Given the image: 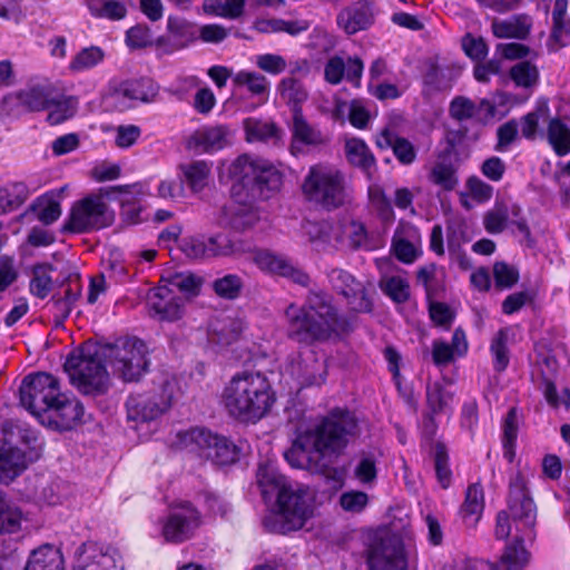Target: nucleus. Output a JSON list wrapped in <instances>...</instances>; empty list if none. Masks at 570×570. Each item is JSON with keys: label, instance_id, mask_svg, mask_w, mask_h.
<instances>
[{"label": "nucleus", "instance_id": "obj_1", "mask_svg": "<svg viewBox=\"0 0 570 570\" xmlns=\"http://www.w3.org/2000/svg\"><path fill=\"white\" fill-rule=\"evenodd\" d=\"M360 434L361 424L354 413L334 409L317 424L299 433L284 456L293 468L325 473L332 460Z\"/></svg>", "mask_w": 570, "mask_h": 570}, {"label": "nucleus", "instance_id": "obj_2", "mask_svg": "<svg viewBox=\"0 0 570 570\" xmlns=\"http://www.w3.org/2000/svg\"><path fill=\"white\" fill-rule=\"evenodd\" d=\"M287 337L301 345L335 341L347 328L346 318L324 292H309L303 303L285 309Z\"/></svg>", "mask_w": 570, "mask_h": 570}, {"label": "nucleus", "instance_id": "obj_3", "mask_svg": "<svg viewBox=\"0 0 570 570\" xmlns=\"http://www.w3.org/2000/svg\"><path fill=\"white\" fill-rule=\"evenodd\" d=\"M275 402L276 393L262 372L236 373L222 393V403L228 415L244 423L254 424L267 416Z\"/></svg>", "mask_w": 570, "mask_h": 570}, {"label": "nucleus", "instance_id": "obj_4", "mask_svg": "<svg viewBox=\"0 0 570 570\" xmlns=\"http://www.w3.org/2000/svg\"><path fill=\"white\" fill-rule=\"evenodd\" d=\"M257 483L265 498L276 495L275 523L269 525L266 521L272 531L286 533L298 530L312 515L307 489L288 482L271 464L258 466Z\"/></svg>", "mask_w": 570, "mask_h": 570}, {"label": "nucleus", "instance_id": "obj_5", "mask_svg": "<svg viewBox=\"0 0 570 570\" xmlns=\"http://www.w3.org/2000/svg\"><path fill=\"white\" fill-rule=\"evenodd\" d=\"M509 511L515 524V541L505 547L497 564L500 570H522L530 559L523 541L534 538L537 510L521 474H517L510 482Z\"/></svg>", "mask_w": 570, "mask_h": 570}, {"label": "nucleus", "instance_id": "obj_6", "mask_svg": "<svg viewBox=\"0 0 570 570\" xmlns=\"http://www.w3.org/2000/svg\"><path fill=\"white\" fill-rule=\"evenodd\" d=\"M302 191L308 202L327 210L342 206L348 196L345 175L327 164H316L309 168Z\"/></svg>", "mask_w": 570, "mask_h": 570}, {"label": "nucleus", "instance_id": "obj_7", "mask_svg": "<svg viewBox=\"0 0 570 570\" xmlns=\"http://www.w3.org/2000/svg\"><path fill=\"white\" fill-rule=\"evenodd\" d=\"M99 348L112 373L125 382L138 381L148 371V347L137 337L120 338Z\"/></svg>", "mask_w": 570, "mask_h": 570}, {"label": "nucleus", "instance_id": "obj_8", "mask_svg": "<svg viewBox=\"0 0 570 570\" xmlns=\"http://www.w3.org/2000/svg\"><path fill=\"white\" fill-rule=\"evenodd\" d=\"M100 355V348L90 352L81 350L78 354L70 355L65 362V371L70 382L85 395H101L109 386V374Z\"/></svg>", "mask_w": 570, "mask_h": 570}, {"label": "nucleus", "instance_id": "obj_9", "mask_svg": "<svg viewBox=\"0 0 570 570\" xmlns=\"http://www.w3.org/2000/svg\"><path fill=\"white\" fill-rule=\"evenodd\" d=\"M230 175L253 195L268 198L269 193L276 191L282 185L281 171L268 160L242 155L230 166Z\"/></svg>", "mask_w": 570, "mask_h": 570}, {"label": "nucleus", "instance_id": "obj_10", "mask_svg": "<svg viewBox=\"0 0 570 570\" xmlns=\"http://www.w3.org/2000/svg\"><path fill=\"white\" fill-rule=\"evenodd\" d=\"M115 214L99 194H89L75 202L62 230L75 234L90 233L110 226Z\"/></svg>", "mask_w": 570, "mask_h": 570}, {"label": "nucleus", "instance_id": "obj_11", "mask_svg": "<svg viewBox=\"0 0 570 570\" xmlns=\"http://www.w3.org/2000/svg\"><path fill=\"white\" fill-rule=\"evenodd\" d=\"M20 402L45 423V416L62 393L57 377L46 372L27 375L20 385Z\"/></svg>", "mask_w": 570, "mask_h": 570}, {"label": "nucleus", "instance_id": "obj_12", "mask_svg": "<svg viewBox=\"0 0 570 570\" xmlns=\"http://www.w3.org/2000/svg\"><path fill=\"white\" fill-rule=\"evenodd\" d=\"M174 392L175 383L166 379L147 392L130 395L126 402L128 420L136 422L157 420L170 409Z\"/></svg>", "mask_w": 570, "mask_h": 570}, {"label": "nucleus", "instance_id": "obj_13", "mask_svg": "<svg viewBox=\"0 0 570 570\" xmlns=\"http://www.w3.org/2000/svg\"><path fill=\"white\" fill-rule=\"evenodd\" d=\"M181 443L190 451L217 465H227L238 459V448L227 438L213 434L202 428H195L180 434Z\"/></svg>", "mask_w": 570, "mask_h": 570}, {"label": "nucleus", "instance_id": "obj_14", "mask_svg": "<svg viewBox=\"0 0 570 570\" xmlns=\"http://www.w3.org/2000/svg\"><path fill=\"white\" fill-rule=\"evenodd\" d=\"M368 570H406L407 560L400 538L385 533L374 537L365 551Z\"/></svg>", "mask_w": 570, "mask_h": 570}, {"label": "nucleus", "instance_id": "obj_15", "mask_svg": "<svg viewBox=\"0 0 570 570\" xmlns=\"http://www.w3.org/2000/svg\"><path fill=\"white\" fill-rule=\"evenodd\" d=\"M196 23L179 16H168L166 31L155 39V48L163 55L187 49L197 41Z\"/></svg>", "mask_w": 570, "mask_h": 570}, {"label": "nucleus", "instance_id": "obj_16", "mask_svg": "<svg viewBox=\"0 0 570 570\" xmlns=\"http://www.w3.org/2000/svg\"><path fill=\"white\" fill-rule=\"evenodd\" d=\"M199 524V512L190 503H184L164 519L161 535L166 542L181 543L194 535Z\"/></svg>", "mask_w": 570, "mask_h": 570}, {"label": "nucleus", "instance_id": "obj_17", "mask_svg": "<svg viewBox=\"0 0 570 570\" xmlns=\"http://www.w3.org/2000/svg\"><path fill=\"white\" fill-rule=\"evenodd\" d=\"M85 407L73 395L61 393L48 411L45 420L48 425L61 431H68L83 422Z\"/></svg>", "mask_w": 570, "mask_h": 570}, {"label": "nucleus", "instance_id": "obj_18", "mask_svg": "<svg viewBox=\"0 0 570 570\" xmlns=\"http://www.w3.org/2000/svg\"><path fill=\"white\" fill-rule=\"evenodd\" d=\"M253 261L262 271L291 278L302 286H308L311 282L309 276L286 256L269 250H256Z\"/></svg>", "mask_w": 570, "mask_h": 570}, {"label": "nucleus", "instance_id": "obj_19", "mask_svg": "<svg viewBox=\"0 0 570 570\" xmlns=\"http://www.w3.org/2000/svg\"><path fill=\"white\" fill-rule=\"evenodd\" d=\"M421 234L411 223L400 220L392 238L395 257L405 264H412L421 254Z\"/></svg>", "mask_w": 570, "mask_h": 570}, {"label": "nucleus", "instance_id": "obj_20", "mask_svg": "<svg viewBox=\"0 0 570 570\" xmlns=\"http://www.w3.org/2000/svg\"><path fill=\"white\" fill-rule=\"evenodd\" d=\"M117 557L111 549L83 544L76 558L73 570H122Z\"/></svg>", "mask_w": 570, "mask_h": 570}, {"label": "nucleus", "instance_id": "obj_21", "mask_svg": "<svg viewBox=\"0 0 570 570\" xmlns=\"http://www.w3.org/2000/svg\"><path fill=\"white\" fill-rule=\"evenodd\" d=\"M374 22L373 3L360 0L351 3L337 14V24L347 35L367 29Z\"/></svg>", "mask_w": 570, "mask_h": 570}, {"label": "nucleus", "instance_id": "obj_22", "mask_svg": "<svg viewBox=\"0 0 570 570\" xmlns=\"http://www.w3.org/2000/svg\"><path fill=\"white\" fill-rule=\"evenodd\" d=\"M375 144L380 149L391 148L397 161L410 166L416 160V148L406 138L401 137L390 127H384L376 136Z\"/></svg>", "mask_w": 570, "mask_h": 570}, {"label": "nucleus", "instance_id": "obj_23", "mask_svg": "<svg viewBox=\"0 0 570 570\" xmlns=\"http://www.w3.org/2000/svg\"><path fill=\"white\" fill-rule=\"evenodd\" d=\"M112 95L118 100L150 102L158 95V86L149 78L126 80L114 88Z\"/></svg>", "mask_w": 570, "mask_h": 570}, {"label": "nucleus", "instance_id": "obj_24", "mask_svg": "<svg viewBox=\"0 0 570 570\" xmlns=\"http://www.w3.org/2000/svg\"><path fill=\"white\" fill-rule=\"evenodd\" d=\"M27 468L24 453L4 439H0V482H12Z\"/></svg>", "mask_w": 570, "mask_h": 570}, {"label": "nucleus", "instance_id": "obj_25", "mask_svg": "<svg viewBox=\"0 0 570 570\" xmlns=\"http://www.w3.org/2000/svg\"><path fill=\"white\" fill-rule=\"evenodd\" d=\"M326 276L332 288L346 298L362 297L360 309H366L368 302L364 301L363 285L347 271L338 267H332L326 272Z\"/></svg>", "mask_w": 570, "mask_h": 570}, {"label": "nucleus", "instance_id": "obj_26", "mask_svg": "<svg viewBox=\"0 0 570 570\" xmlns=\"http://www.w3.org/2000/svg\"><path fill=\"white\" fill-rule=\"evenodd\" d=\"M53 88L51 86H33L22 89L7 98L8 102L21 107L26 111L45 110L47 105L52 101Z\"/></svg>", "mask_w": 570, "mask_h": 570}, {"label": "nucleus", "instance_id": "obj_27", "mask_svg": "<svg viewBox=\"0 0 570 570\" xmlns=\"http://www.w3.org/2000/svg\"><path fill=\"white\" fill-rule=\"evenodd\" d=\"M228 129L225 126L204 127L189 138V146L209 153L223 149L227 145Z\"/></svg>", "mask_w": 570, "mask_h": 570}, {"label": "nucleus", "instance_id": "obj_28", "mask_svg": "<svg viewBox=\"0 0 570 570\" xmlns=\"http://www.w3.org/2000/svg\"><path fill=\"white\" fill-rule=\"evenodd\" d=\"M291 131L293 150L297 148L298 144L305 146H320L326 141L322 131L308 124L302 111H297L293 115Z\"/></svg>", "mask_w": 570, "mask_h": 570}, {"label": "nucleus", "instance_id": "obj_29", "mask_svg": "<svg viewBox=\"0 0 570 570\" xmlns=\"http://www.w3.org/2000/svg\"><path fill=\"white\" fill-rule=\"evenodd\" d=\"M235 88L245 89L252 97L266 101L271 91L268 79L256 71L240 70L232 78Z\"/></svg>", "mask_w": 570, "mask_h": 570}, {"label": "nucleus", "instance_id": "obj_30", "mask_svg": "<svg viewBox=\"0 0 570 570\" xmlns=\"http://www.w3.org/2000/svg\"><path fill=\"white\" fill-rule=\"evenodd\" d=\"M150 309L160 318L175 321L181 316L183 305L179 298L173 297L168 288H158L149 297Z\"/></svg>", "mask_w": 570, "mask_h": 570}, {"label": "nucleus", "instance_id": "obj_31", "mask_svg": "<svg viewBox=\"0 0 570 570\" xmlns=\"http://www.w3.org/2000/svg\"><path fill=\"white\" fill-rule=\"evenodd\" d=\"M245 328L242 318L224 316L215 320L210 325L209 337L220 345H229L236 342Z\"/></svg>", "mask_w": 570, "mask_h": 570}, {"label": "nucleus", "instance_id": "obj_32", "mask_svg": "<svg viewBox=\"0 0 570 570\" xmlns=\"http://www.w3.org/2000/svg\"><path fill=\"white\" fill-rule=\"evenodd\" d=\"M520 214L521 207L519 205L497 202L483 215V226L489 234H500L505 229L510 215L518 217Z\"/></svg>", "mask_w": 570, "mask_h": 570}, {"label": "nucleus", "instance_id": "obj_33", "mask_svg": "<svg viewBox=\"0 0 570 570\" xmlns=\"http://www.w3.org/2000/svg\"><path fill=\"white\" fill-rule=\"evenodd\" d=\"M24 570H65L62 554L51 544L41 546L31 552Z\"/></svg>", "mask_w": 570, "mask_h": 570}, {"label": "nucleus", "instance_id": "obj_34", "mask_svg": "<svg viewBox=\"0 0 570 570\" xmlns=\"http://www.w3.org/2000/svg\"><path fill=\"white\" fill-rule=\"evenodd\" d=\"M277 91L282 100L289 106L293 115L302 111V105L308 98V91L295 77H285L277 85Z\"/></svg>", "mask_w": 570, "mask_h": 570}, {"label": "nucleus", "instance_id": "obj_35", "mask_svg": "<svg viewBox=\"0 0 570 570\" xmlns=\"http://www.w3.org/2000/svg\"><path fill=\"white\" fill-rule=\"evenodd\" d=\"M531 23L524 16H513L508 19H495L492 22V32L497 38L525 39L530 32Z\"/></svg>", "mask_w": 570, "mask_h": 570}, {"label": "nucleus", "instance_id": "obj_36", "mask_svg": "<svg viewBox=\"0 0 570 570\" xmlns=\"http://www.w3.org/2000/svg\"><path fill=\"white\" fill-rule=\"evenodd\" d=\"M345 155L350 164L361 168L367 175L375 168V158L368 146L360 138H348L345 141Z\"/></svg>", "mask_w": 570, "mask_h": 570}, {"label": "nucleus", "instance_id": "obj_37", "mask_svg": "<svg viewBox=\"0 0 570 570\" xmlns=\"http://www.w3.org/2000/svg\"><path fill=\"white\" fill-rule=\"evenodd\" d=\"M78 108V99L72 96L53 95L45 110H48L47 121L55 126L59 125L76 114Z\"/></svg>", "mask_w": 570, "mask_h": 570}, {"label": "nucleus", "instance_id": "obj_38", "mask_svg": "<svg viewBox=\"0 0 570 570\" xmlns=\"http://www.w3.org/2000/svg\"><path fill=\"white\" fill-rule=\"evenodd\" d=\"M244 129L248 142H265L271 139L277 141L281 139V130L271 121L247 118L244 120Z\"/></svg>", "mask_w": 570, "mask_h": 570}, {"label": "nucleus", "instance_id": "obj_39", "mask_svg": "<svg viewBox=\"0 0 570 570\" xmlns=\"http://www.w3.org/2000/svg\"><path fill=\"white\" fill-rule=\"evenodd\" d=\"M509 77L514 86L524 90H533L540 79V71L535 63L523 60L514 63L509 70Z\"/></svg>", "mask_w": 570, "mask_h": 570}, {"label": "nucleus", "instance_id": "obj_40", "mask_svg": "<svg viewBox=\"0 0 570 570\" xmlns=\"http://www.w3.org/2000/svg\"><path fill=\"white\" fill-rule=\"evenodd\" d=\"M27 212L43 225H51L61 216V205L53 196L42 195L31 203Z\"/></svg>", "mask_w": 570, "mask_h": 570}, {"label": "nucleus", "instance_id": "obj_41", "mask_svg": "<svg viewBox=\"0 0 570 570\" xmlns=\"http://www.w3.org/2000/svg\"><path fill=\"white\" fill-rule=\"evenodd\" d=\"M484 509L483 489L479 483L471 484L465 493V500L461 508L462 518L470 525H474Z\"/></svg>", "mask_w": 570, "mask_h": 570}, {"label": "nucleus", "instance_id": "obj_42", "mask_svg": "<svg viewBox=\"0 0 570 570\" xmlns=\"http://www.w3.org/2000/svg\"><path fill=\"white\" fill-rule=\"evenodd\" d=\"M428 180L444 191L454 190L459 185L456 168L452 163L445 160L433 164L428 174Z\"/></svg>", "mask_w": 570, "mask_h": 570}, {"label": "nucleus", "instance_id": "obj_43", "mask_svg": "<svg viewBox=\"0 0 570 570\" xmlns=\"http://www.w3.org/2000/svg\"><path fill=\"white\" fill-rule=\"evenodd\" d=\"M185 181L195 193L202 191L208 183L212 165L205 160H195L179 166Z\"/></svg>", "mask_w": 570, "mask_h": 570}, {"label": "nucleus", "instance_id": "obj_44", "mask_svg": "<svg viewBox=\"0 0 570 570\" xmlns=\"http://www.w3.org/2000/svg\"><path fill=\"white\" fill-rule=\"evenodd\" d=\"M547 138L558 156L570 154V128L559 118L550 119Z\"/></svg>", "mask_w": 570, "mask_h": 570}, {"label": "nucleus", "instance_id": "obj_45", "mask_svg": "<svg viewBox=\"0 0 570 570\" xmlns=\"http://www.w3.org/2000/svg\"><path fill=\"white\" fill-rule=\"evenodd\" d=\"M90 14L99 19L118 21L127 16V8L118 0H86Z\"/></svg>", "mask_w": 570, "mask_h": 570}, {"label": "nucleus", "instance_id": "obj_46", "mask_svg": "<svg viewBox=\"0 0 570 570\" xmlns=\"http://www.w3.org/2000/svg\"><path fill=\"white\" fill-rule=\"evenodd\" d=\"M246 0H204L203 10L207 14L235 20L243 16Z\"/></svg>", "mask_w": 570, "mask_h": 570}, {"label": "nucleus", "instance_id": "obj_47", "mask_svg": "<svg viewBox=\"0 0 570 570\" xmlns=\"http://www.w3.org/2000/svg\"><path fill=\"white\" fill-rule=\"evenodd\" d=\"M301 356H297V360H292L289 363L291 374L299 380H302L305 384H318L324 381L322 373H318L323 370V364H321L314 355H312V361L303 362L299 360Z\"/></svg>", "mask_w": 570, "mask_h": 570}, {"label": "nucleus", "instance_id": "obj_48", "mask_svg": "<svg viewBox=\"0 0 570 570\" xmlns=\"http://www.w3.org/2000/svg\"><path fill=\"white\" fill-rule=\"evenodd\" d=\"M53 267L50 264L36 265L32 269V277L30 279V293L38 298H46L53 287V282L50 273Z\"/></svg>", "mask_w": 570, "mask_h": 570}, {"label": "nucleus", "instance_id": "obj_49", "mask_svg": "<svg viewBox=\"0 0 570 570\" xmlns=\"http://www.w3.org/2000/svg\"><path fill=\"white\" fill-rule=\"evenodd\" d=\"M209 257L229 256L245 250L244 244L233 240L227 234H216L206 239Z\"/></svg>", "mask_w": 570, "mask_h": 570}, {"label": "nucleus", "instance_id": "obj_50", "mask_svg": "<svg viewBox=\"0 0 570 570\" xmlns=\"http://www.w3.org/2000/svg\"><path fill=\"white\" fill-rule=\"evenodd\" d=\"M105 59V51L97 46L81 49L70 61L72 72H82L98 66Z\"/></svg>", "mask_w": 570, "mask_h": 570}, {"label": "nucleus", "instance_id": "obj_51", "mask_svg": "<svg viewBox=\"0 0 570 570\" xmlns=\"http://www.w3.org/2000/svg\"><path fill=\"white\" fill-rule=\"evenodd\" d=\"M23 514L13 503L0 498V532L14 533L20 530Z\"/></svg>", "mask_w": 570, "mask_h": 570}, {"label": "nucleus", "instance_id": "obj_52", "mask_svg": "<svg viewBox=\"0 0 570 570\" xmlns=\"http://www.w3.org/2000/svg\"><path fill=\"white\" fill-rule=\"evenodd\" d=\"M377 455L373 452L360 454L354 468V476L363 484H372L377 475Z\"/></svg>", "mask_w": 570, "mask_h": 570}, {"label": "nucleus", "instance_id": "obj_53", "mask_svg": "<svg viewBox=\"0 0 570 570\" xmlns=\"http://www.w3.org/2000/svg\"><path fill=\"white\" fill-rule=\"evenodd\" d=\"M426 401L429 409L434 413L446 412L452 394L439 382L429 383L426 386Z\"/></svg>", "mask_w": 570, "mask_h": 570}, {"label": "nucleus", "instance_id": "obj_54", "mask_svg": "<svg viewBox=\"0 0 570 570\" xmlns=\"http://www.w3.org/2000/svg\"><path fill=\"white\" fill-rule=\"evenodd\" d=\"M490 351L493 356V367L497 372H503L510 362L508 350V333L500 330L493 337Z\"/></svg>", "mask_w": 570, "mask_h": 570}, {"label": "nucleus", "instance_id": "obj_55", "mask_svg": "<svg viewBox=\"0 0 570 570\" xmlns=\"http://www.w3.org/2000/svg\"><path fill=\"white\" fill-rule=\"evenodd\" d=\"M169 283L185 295L196 296L200 292L203 278L190 272H181L171 275Z\"/></svg>", "mask_w": 570, "mask_h": 570}, {"label": "nucleus", "instance_id": "obj_56", "mask_svg": "<svg viewBox=\"0 0 570 570\" xmlns=\"http://www.w3.org/2000/svg\"><path fill=\"white\" fill-rule=\"evenodd\" d=\"M380 287L384 294L396 303H403L410 296L409 284L401 276L384 277L380 282Z\"/></svg>", "mask_w": 570, "mask_h": 570}, {"label": "nucleus", "instance_id": "obj_57", "mask_svg": "<svg viewBox=\"0 0 570 570\" xmlns=\"http://www.w3.org/2000/svg\"><path fill=\"white\" fill-rule=\"evenodd\" d=\"M126 45L130 49H141L154 46L155 40L153 33L147 24L138 23L126 31Z\"/></svg>", "mask_w": 570, "mask_h": 570}, {"label": "nucleus", "instance_id": "obj_58", "mask_svg": "<svg viewBox=\"0 0 570 570\" xmlns=\"http://www.w3.org/2000/svg\"><path fill=\"white\" fill-rule=\"evenodd\" d=\"M243 287L242 279L234 274L225 275L213 283L215 293L224 298H236Z\"/></svg>", "mask_w": 570, "mask_h": 570}, {"label": "nucleus", "instance_id": "obj_59", "mask_svg": "<svg viewBox=\"0 0 570 570\" xmlns=\"http://www.w3.org/2000/svg\"><path fill=\"white\" fill-rule=\"evenodd\" d=\"M434 469L438 482L443 489H448L452 483V471L443 445H436L435 448Z\"/></svg>", "mask_w": 570, "mask_h": 570}, {"label": "nucleus", "instance_id": "obj_60", "mask_svg": "<svg viewBox=\"0 0 570 570\" xmlns=\"http://www.w3.org/2000/svg\"><path fill=\"white\" fill-rule=\"evenodd\" d=\"M259 218L257 209L253 207H238L233 212L229 224L234 229L246 230L255 226Z\"/></svg>", "mask_w": 570, "mask_h": 570}, {"label": "nucleus", "instance_id": "obj_61", "mask_svg": "<svg viewBox=\"0 0 570 570\" xmlns=\"http://www.w3.org/2000/svg\"><path fill=\"white\" fill-rule=\"evenodd\" d=\"M517 434H518V428H517V423H515V414H514V410L512 409L509 411V413L505 417L504 425H503V439H502V443H503V448H504V456L509 461H512V459L514 456L513 448L515 444Z\"/></svg>", "mask_w": 570, "mask_h": 570}, {"label": "nucleus", "instance_id": "obj_62", "mask_svg": "<svg viewBox=\"0 0 570 570\" xmlns=\"http://www.w3.org/2000/svg\"><path fill=\"white\" fill-rule=\"evenodd\" d=\"M476 111V105L466 97H455L450 104V115L458 121L472 119Z\"/></svg>", "mask_w": 570, "mask_h": 570}, {"label": "nucleus", "instance_id": "obj_63", "mask_svg": "<svg viewBox=\"0 0 570 570\" xmlns=\"http://www.w3.org/2000/svg\"><path fill=\"white\" fill-rule=\"evenodd\" d=\"M255 65L262 71L274 76L282 73L287 68L285 58L275 53H263L256 56Z\"/></svg>", "mask_w": 570, "mask_h": 570}, {"label": "nucleus", "instance_id": "obj_64", "mask_svg": "<svg viewBox=\"0 0 570 570\" xmlns=\"http://www.w3.org/2000/svg\"><path fill=\"white\" fill-rule=\"evenodd\" d=\"M495 285L501 288L512 287L519 279V273L513 267L503 262H498L493 266Z\"/></svg>", "mask_w": 570, "mask_h": 570}]
</instances>
